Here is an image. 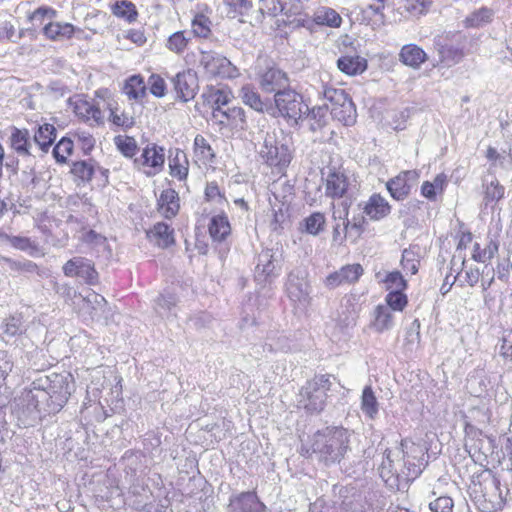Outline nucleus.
Instances as JSON below:
<instances>
[{
	"label": "nucleus",
	"mask_w": 512,
	"mask_h": 512,
	"mask_svg": "<svg viewBox=\"0 0 512 512\" xmlns=\"http://www.w3.org/2000/svg\"><path fill=\"white\" fill-rule=\"evenodd\" d=\"M330 374L315 375L300 389L298 394V407L305 409L308 413H319L326 405L327 392L331 389Z\"/></svg>",
	"instance_id": "4"
},
{
	"label": "nucleus",
	"mask_w": 512,
	"mask_h": 512,
	"mask_svg": "<svg viewBox=\"0 0 512 512\" xmlns=\"http://www.w3.org/2000/svg\"><path fill=\"white\" fill-rule=\"evenodd\" d=\"M339 270L344 283H355L364 271L362 266L358 263L345 265Z\"/></svg>",
	"instance_id": "56"
},
{
	"label": "nucleus",
	"mask_w": 512,
	"mask_h": 512,
	"mask_svg": "<svg viewBox=\"0 0 512 512\" xmlns=\"http://www.w3.org/2000/svg\"><path fill=\"white\" fill-rule=\"evenodd\" d=\"M258 82L262 91L267 93H279L289 86L287 74L275 66L266 67L258 72Z\"/></svg>",
	"instance_id": "15"
},
{
	"label": "nucleus",
	"mask_w": 512,
	"mask_h": 512,
	"mask_svg": "<svg viewBox=\"0 0 512 512\" xmlns=\"http://www.w3.org/2000/svg\"><path fill=\"white\" fill-rule=\"evenodd\" d=\"M124 92L129 99L139 100L146 95V86L140 75L129 77L124 86Z\"/></svg>",
	"instance_id": "37"
},
{
	"label": "nucleus",
	"mask_w": 512,
	"mask_h": 512,
	"mask_svg": "<svg viewBox=\"0 0 512 512\" xmlns=\"http://www.w3.org/2000/svg\"><path fill=\"white\" fill-rule=\"evenodd\" d=\"M401 265L406 272L416 274L419 269V260L413 251L405 249L402 253Z\"/></svg>",
	"instance_id": "60"
},
{
	"label": "nucleus",
	"mask_w": 512,
	"mask_h": 512,
	"mask_svg": "<svg viewBox=\"0 0 512 512\" xmlns=\"http://www.w3.org/2000/svg\"><path fill=\"white\" fill-rule=\"evenodd\" d=\"M112 13L129 23L135 22L138 17L136 6L128 0L116 1L112 6Z\"/></svg>",
	"instance_id": "41"
},
{
	"label": "nucleus",
	"mask_w": 512,
	"mask_h": 512,
	"mask_svg": "<svg viewBox=\"0 0 512 512\" xmlns=\"http://www.w3.org/2000/svg\"><path fill=\"white\" fill-rule=\"evenodd\" d=\"M192 32L196 37L207 38L211 33V21L203 13H198L192 20Z\"/></svg>",
	"instance_id": "46"
},
{
	"label": "nucleus",
	"mask_w": 512,
	"mask_h": 512,
	"mask_svg": "<svg viewBox=\"0 0 512 512\" xmlns=\"http://www.w3.org/2000/svg\"><path fill=\"white\" fill-rule=\"evenodd\" d=\"M483 186L485 187L484 199L487 203L496 202L504 196L505 188L495 177H492L490 180L485 178Z\"/></svg>",
	"instance_id": "44"
},
{
	"label": "nucleus",
	"mask_w": 512,
	"mask_h": 512,
	"mask_svg": "<svg viewBox=\"0 0 512 512\" xmlns=\"http://www.w3.org/2000/svg\"><path fill=\"white\" fill-rule=\"evenodd\" d=\"M348 189V179L346 175L336 169H329L326 178L325 194L331 198H341Z\"/></svg>",
	"instance_id": "23"
},
{
	"label": "nucleus",
	"mask_w": 512,
	"mask_h": 512,
	"mask_svg": "<svg viewBox=\"0 0 512 512\" xmlns=\"http://www.w3.org/2000/svg\"><path fill=\"white\" fill-rule=\"evenodd\" d=\"M399 60L406 66L418 69L427 60V55L416 44H407L401 48Z\"/></svg>",
	"instance_id": "25"
},
{
	"label": "nucleus",
	"mask_w": 512,
	"mask_h": 512,
	"mask_svg": "<svg viewBox=\"0 0 512 512\" xmlns=\"http://www.w3.org/2000/svg\"><path fill=\"white\" fill-rule=\"evenodd\" d=\"M117 149L127 158L135 156L138 146L136 140L131 136L118 135L114 138Z\"/></svg>",
	"instance_id": "47"
},
{
	"label": "nucleus",
	"mask_w": 512,
	"mask_h": 512,
	"mask_svg": "<svg viewBox=\"0 0 512 512\" xmlns=\"http://www.w3.org/2000/svg\"><path fill=\"white\" fill-rule=\"evenodd\" d=\"M281 272V259L272 249L262 250L256 258L254 280L265 287L275 281Z\"/></svg>",
	"instance_id": "9"
},
{
	"label": "nucleus",
	"mask_w": 512,
	"mask_h": 512,
	"mask_svg": "<svg viewBox=\"0 0 512 512\" xmlns=\"http://www.w3.org/2000/svg\"><path fill=\"white\" fill-rule=\"evenodd\" d=\"M337 67L347 75H358L367 69V60L358 55H345L337 60Z\"/></svg>",
	"instance_id": "27"
},
{
	"label": "nucleus",
	"mask_w": 512,
	"mask_h": 512,
	"mask_svg": "<svg viewBox=\"0 0 512 512\" xmlns=\"http://www.w3.org/2000/svg\"><path fill=\"white\" fill-rule=\"evenodd\" d=\"M438 51L441 61L446 62L447 64L456 63L462 57V51L453 45H440Z\"/></svg>",
	"instance_id": "57"
},
{
	"label": "nucleus",
	"mask_w": 512,
	"mask_h": 512,
	"mask_svg": "<svg viewBox=\"0 0 512 512\" xmlns=\"http://www.w3.org/2000/svg\"><path fill=\"white\" fill-rule=\"evenodd\" d=\"M177 298L172 293H163L160 294L154 300V310L161 317H169L174 314L173 309L176 308Z\"/></svg>",
	"instance_id": "35"
},
{
	"label": "nucleus",
	"mask_w": 512,
	"mask_h": 512,
	"mask_svg": "<svg viewBox=\"0 0 512 512\" xmlns=\"http://www.w3.org/2000/svg\"><path fill=\"white\" fill-rule=\"evenodd\" d=\"M494 12L488 7H481L472 12L465 19V26L469 28H479L490 23L493 19Z\"/></svg>",
	"instance_id": "39"
},
{
	"label": "nucleus",
	"mask_w": 512,
	"mask_h": 512,
	"mask_svg": "<svg viewBox=\"0 0 512 512\" xmlns=\"http://www.w3.org/2000/svg\"><path fill=\"white\" fill-rule=\"evenodd\" d=\"M204 196L208 202H212L217 205H228L225 193L220 189L216 181L207 182L204 190Z\"/></svg>",
	"instance_id": "48"
},
{
	"label": "nucleus",
	"mask_w": 512,
	"mask_h": 512,
	"mask_svg": "<svg viewBox=\"0 0 512 512\" xmlns=\"http://www.w3.org/2000/svg\"><path fill=\"white\" fill-rule=\"evenodd\" d=\"M29 139L30 136L28 130L13 128L10 136L11 147L20 156H30L32 155V144Z\"/></svg>",
	"instance_id": "29"
},
{
	"label": "nucleus",
	"mask_w": 512,
	"mask_h": 512,
	"mask_svg": "<svg viewBox=\"0 0 512 512\" xmlns=\"http://www.w3.org/2000/svg\"><path fill=\"white\" fill-rule=\"evenodd\" d=\"M76 109L79 114L86 118V120H92L98 125L103 123L102 111L97 106L88 102H83L77 105Z\"/></svg>",
	"instance_id": "52"
},
{
	"label": "nucleus",
	"mask_w": 512,
	"mask_h": 512,
	"mask_svg": "<svg viewBox=\"0 0 512 512\" xmlns=\"http://www.w3.org/2000/svg\"><path fill=\"white\" fill-rule=\"evenodd\" d=\"M417 173L412 170L402 171L397 176L389 179L386 182V188L391 197L397 201L406 199L411 191L409 180L415 179Z\"/></svg>",
	"instance_id": "18"
},
{
	"label": "nucleus",
	"mask_w": 512,
	"mask_h": 512,
	"mask_svg": "<svg viewBox=\"0 0 512 512\" xmlns=\"http://www.w3.org/2000/svg\"><path fill=\"white\" fill-rule=\"evenodd\" d=\"M190 38L186 36L185 31H177L169 36L166 47L176 53L181 54L187 48Z\"/></svg>",
	"instance_id": "49"
},
{
	"label": "nucleus",
	"mask_w": 512,
	"mask_h": 512,
	"mask_svg": "<svg viewBox=\"0 0 512 512\" xmlns=\"http://www.w3.org/2000/svg\"><path fill=\"white\" fill-rule=\"evenodd\" d=\"M313 21L317 25L339 27L341 25L342 19L335 10L331 8H323L315 14Z\"/></svg>",
	"instance_id": "45"
},
{
	"label": "nucleus",
	"mask_w": 512,
	"mask_h": 512,
	"mask_svg": "<svg viewBox=\"0 0 512 512\" xmlns=\"http://www.w3.org/2000/svg\"><path fill=\"white\" fill-rule=\"evenodd\" d=\"M78 239L91 249L96 250L98 253L106 250L110 252L107 238L92 229L87 230L83 227L79 231Z\"/></svg>",
	"instance_id": "28"
},
{
	"label": "nucleus",
	"mask_w": 512,
	"mask_h": 512,
	"mask_svg": "<svg viewBox=\"0 0 512 512\" xmlns=\"http://www.w3.org/2000/svg\"><path fill=\"white\" fill-rule=\"evenodd\" d=\"M391 212V206L385 197L372 194L363 207V213L372 221H379Z\"/></svg>",
	"instance_id": "21"
},
{
	"label": "nucleus",
	"mask_w": 512,
	"mask_h": 512,
	"mask_svg": "<svg viewBox=\"0 0 512 512\" xmlns=\"http://www.w3.org/2000/svg\"><path fill=\"white\" fill-rule=\"evenodd\" d=\"M350 433L342 426H328L316 431L311 439V454L325 466L340 463L350 450Z\"/></svg>",
	"instance_id": "2"
},
{
	"label": "nucleus",
	"mask_w": 512,
	"mask_h": 512,
	"mask_svg": "<svg viewBox=\"0 0 512 512\" xmlns=\"http://www.w3.org/2000/svg\"><path fill=\"white\" fill-rule=\"evenodd\" d=\"M330 104V113L333 119L345 126H352L356 122L357 112L355 104L344 89L322 85L319 92Z\"/></svg>",
	"instance_id": "6"
},
{
	"label": "nucleus",
	"mask_w": 512,
	"mask_h": 512,
	"mask_svg": "<svg viewBox=\"0 0 512 512\" xmlns=\"http://www.w3.org/2000/svg\"><path fill=\"white\" fill-rule=\"evenodd\" d=\"M385 301V306L394 311H402L408 303V299L406 294H404V290L390 291L386 295Z\"/></svg>",
	"instance_id": "54"
},
{
	"label": "nucleus",
	"mask_w": 512,
	"mask_h": 512,
	"mask_svg": "<svg viewBox=\"0 0 512 512\" xmlns=\"http://www.w3.org/2000/svg\"><path fill=\"white\" fill-rule=\"evenodd\" d=\"M73 141L70 138L63 137L53 148V156L60 163H66L67 156L73 151Z\"/></svg>",
	"instance_id": "51"
},
{
	"label": "nucleus",
	"mask_w": 512,
	"mask_h": 512,
	"mask_svg": "<svg viewBox=\"0 0 512 512\" xmlns=\"http://www.w3.org/2000/svg\"><path fill=\"white\" fill-rule=\"evenodd\" d=\"M422 461L411 462L404 459L399 450L392 451L386 448L383 452V459L378 471L386 486L391 490H400L409 482L416 479L423 471Z\"/></svg>",
	"instance_id": "3"
},
{
	"label": "nucleus",
	"mask_w": 512,
	"mask_h": 512,
	"mask_svg": "<svg viewBox=\"0 0 512 512\" xmlns=\"http://www.w3.org/2000/svg\"><path fill=\"white\" fill-rule=\"evenodd\" d=\"M179 210V197L177 193L172 190H164L159 198V211L166 219L174 217Z\"/></svg>",
	"instance_id": "30"
},
{
	"label": "nucleus",
	"mask_w": 512,
	"mask_h": 512,
	"mask_svg": "<svg viewBox=\"0 0 512 512\" xmlns=\"http://www.w3.org/2000/svg\"><path fill=\"white\" fill-rule=\"evenodd\" d=\"M265 509L254 491L233 493L227 505L228 512H264Z\"/></svg>",
	"instance_id": "17"
},
{
	"label": "nucleus",
	"mask_w": 512,
	"mask_h": 512,
	"mask_svg": "<svg viewBox=\"0 0 512 512\" xmlns=\"http://www.w3.org/2000/svg\"><path fill=\"white\" fill-rule=\"evenodd\" d=\"M74 389L75 382L69 373H52L38 377L19 397L17 404L19 420L25 426H33L40 419L41 412L48 414L59 412Z\"/></svg>",
	"instance_id": "1"
},
{
	"label": "nucleus",
	"mask_w": 512,
	"mask_h": 512,
	"mask_svg": "<svg viewBox=\"0 0 512 512\" xmlns=\"http://www.w3.org/2000/svg\"><path fill=\"white\" fill-rule=\"evenodd\" d=\"M286 292L289 299L302 306L310 303V284L308 272L302 267L294 268L287 277Z\"/></svg>",
	"instance_id": "11"
},
{
	"label": "nucleus",
	"mask_w": 512,
	"mask_h": 512,
	"mask_svg": "<svg viewBox=\"0 0 512 512\" xmlns=\"http://www.w3.org/2000/svg\"><path fill=\"white\" fill-rule=\"evenodd\" d=\"M194 147L196 155L203 161L212 163L215 154L210 144L202 135H197L194 139Z\"/></svg>",
	"instance_id": "50"
},
{
	"label": "nucleus",
	"mask_w": 512,
	"mask_h": 512,
	"mask_svg": "<svg viewBox=\"0 0 512 512\" xmlns=\"http://www.w3.org/2000/svg\"><path fill=\"white\" fill-rule=\"evenodd\" d=\"M75 28L70 23L50 22L43 28L44 35L51 40L70 39L74 35Z\"/></svg>",
	"instance_id": "31"
},
{
	"label": "nucleus",
	"mask_w": 512,
	"mask_h": 512,
	"mask_svg": "<svg viewBox=\"0 0 512 512\" xmlns=\"http://www.w3.org/2000/svg\"><path fill=\"white\" fill-rule=\"evenodd\" d=\"M489 242L485 248H481L479 243L473 246L472 259L476 262L485 263L491 260L499 250V242L497 239L491 237V232L488 233Z\"/></svg>",
	"instance_id": "34"
},
{
	"label": "nucleus",
	"mask_w": 512,
	"mask_h": 512,
	"mask_svg": "<svg viewBox=\"0 0 512 512\" xmlns=\"http://www.w3.org/2000/svg\"><path fill=\"white\" fill-rule=\"evenodd\" d=\"M71 173L82 181H90L94 174V166L92 163L82 160L73 163Z\"/></svg>",
	"instance_id": "55"
},
{
	"label": "nucleus",
	"mask_w": 512,
	"mask_h": 512,
	"mask_svg": "<svg viewBox=\"0 0 512 512\" xmlns=\"http://www.w3.org/2000/svg\"><path fill=\"white\" fill-rule=\"evenodd\" d=\"M274 101L279 113L291 126L297 125L309 112L302 95L290 88L275 94Z\"/></svg>",
	"instance_id": "7"
},
{
	"label": "nucleus",
	"mask_w": 512,
	"mask_h": 512,
	"mask_svg": "<svg viewBox=\"0 0 512 512\" xmlns=\"http://www.w3.org/2000/svg\"><path fill=\"white\" fill-rule=\"evenodd\" d=\"M285 7V0H259V9L256 19L262 21L267 16H277L283 12Z\"/></svg>",
	"instance_id": "43"
},
{
	"label": "nucleus",
	"mask_w": 512,
	"mask_h": 512,
	"mask_svg": "<svg viewBox=\"0 0 512 512\" xmlns=\"http://www.w3.org/2000/svg\"><path fill=\"white\" fill-rule=\"evenodd\" d=\"M109 110H110V121L119 127H123L125 129L131 128L134 124L133 118L127 116L124 113L118 114L114 108L112 107V104H108Z\"/></svg>",
	"instance_id": "64"
},
{
	"label": "nucleus",
	"mask_w": 512,
	"mask_h": 512,
	"mask_svg": "<svg viewBox=\"0 0 512 512\" xmlns=\"http://www.w3.org/2000/svg\"><path fill=\"white\" fill-rule=\"evenodd\" d=\"M63 273L67 277H78L89 285H95L99 281L98 272L92 260L85 257H73L63 266Z\"/></svg>",
	"instance_id": "13"
},
{
	"label": "nucleus",
	"mask_w": 512,
	"mask_h": 512,
	"mask_svg": "<svg viewBox=\"0 0 512 512\" xmlns=\"http://www.w3.org/2000/svg\"><path fill=\"white\" fill-rule=\"evenodd\" d=\"M454 502L451 497L441 496L430 502L429 508L432 512H453Z\"/></svg>",
	"instance_id": "63"
},
{
	"label": "nucleus",
	"mask_w": 512,
	"mask_h": 512,
	"mask_svg": "<svg viewBox=\"0 0 512 512\" xmlns=\"http://www.w3.org/2000/svg\"><path fill=\"white\" fill-rule=\"evenodd\" d=\"M199 62L210 77L235 78L239 75L229 59L214 51H202Z\"/></svg>",
	"instance_id": "10"
},
{
	"label": "nucleus",
	"mask_w": 512,
	"mask_h": 512,
	"mask_svg": "<svg viewBox=\"0 0 512 512\" xmlns=\"http://www.w3.org/2000/svg\"><path fill=\"white\" fill-rule=\"evenodd\" d=\"M56 139V128L49 123L39 125L34 134V142L38 145L39 149L47 153Z\"/></svg>",
	"instance_id": "32"
},
{
	"label": "nucleus",
	"mask_w": 512,
	"mask_h": 512,
	"mask_svg": "<svg viewBox=\"0 0 512 512\" xmlns=\"http://www.w3.org/2000/svg\"><path fill=\"white\" fill-rule=\"evenodd\" d=\"M201 97L204 100V103L209 105L212 109V112H216V110H222L231 101V93L230 91L224 88H216L214 86H208L206 90L202 93Z\"/></svg>",
	"instance_id": "24"
},
{
	"label": "nucleus",
	"mask_w": 512,
	"mask_h": 512,
	"mask_svg": "<svg viewBox=\"0 0 512 512\" xmlns=\"http://www.w3.org/2000/svg\"><path fill=\"white\" fill-rule=\"evenodd\" d=\"M384 281L386 289L390 291L405 290L407 288V282L399 271L388 273Z\"/></svg>",
	"instance_id": "59"
},
{
	"label": "nucleus",
	"mask_w": 512,
	"mask_h": 512,
	"mask_svg": "<svg viewBox=\"0 0 512 512\" xmlns=\"http://www.w3.org/2000/svg\"><path fill=\"white\" fill-rule=\"evenodd\" d=\"M399 452H401L404 459H410L411 462L422 461V463L425 465L424 460V449L422 446L417 445L408 439H403L400 442V448L398 449Z\"/></svg>",
	"instance_id": "42"
},
{
	"label": "nucleus",
	"mask_w": 512,
	"mask_h": 512,
	"mask_svg": "<svg viewBox=\"0 0 512 512\" xmlns=\"http://www.w3.org/2000/svg\"><path fill=\"white\" fill-rule=\"evenodd\" d=\"M432 0H405L404 9L411 16H421L426 14L432 6Z\"/></svg>",
	"instance_id": "53"
},
{
	"label": "nucleus",
	"mask_w": 512,
	"mask_h": 512,
	"mask_svg": "<svg viewBox=\"0 0 512 512\" xmlns=\"http://www.w3.org/2000/svg\"><path fill=\"white\" fill-rule=\"evenodd\" d=\"M211 120L221 127H230L240 131L247 129L245 110L239 106L217 109L216 112H212Z\"/></svg>",
	"instance_id": "16"
},
{
	"label": "nucleus",
	"mask_w": 512,
	"mask_h": 512,
	"mask_svg": "<svg viewBox=\"0 0 512 512\" xmlns=\"http://www.w3.org/2000/svg\"><path fill=\"white\" fill-rule=\"evenodd\" d=\"M149 89L152 95L161 98L166 94V82L158 74H152L148 79Z\"/></svg>",
	"instance_id": "61"
},
{
	"label": "nucleus",
	"mask_w": 512,
	"mask_h": 512,
	"mask_svg": "<svg viewBox=\"0 0 512 512\" xmlns=\"http://www.w3.org/2000/svg\"><path fill=\"white\" fill-rule=\"evenodd\" d=\"M263 163L284 173L293 159L292 149L285 137L281 139L275 133H266L259 150Z\"/></svg>",
	"instance_id": "5"
},
{
	"label": "nucleus",
	"mask_w": 512,
	"mask_h": 512,
	"mask_svg": "<svg viewBox=\"0 0 512 512\" xmlns=\"http://www.w3.org/2000/svg\"><path fill=\"white\" fill-rule=\"evenodd\" d=\"M481 495L476 497V504L481 512L502 511L506 498L503 495L501 482L495 475H489L480 483Z\"/></svg>",
	"instance_id": "8"
},
{
	"label": "nucleus",
	"mask_w": 512,
	"mask_h": 512,
	"mask_svg": "<svg viewBox=\"0 0 512 512\" xmlns=\"http://www.w3.org/2000/svg\"><path fill=\"white\" fill-rule=\"evenodd\" d=\"M10 270L25 273H34L37 271L38 266L30 260H12L5 259Z\"/></svg>",
	"instance_id": "62"
},
{
	"label": "nucleus",
	"mask_w": 512,
	"mask_h": 512,
	"mask_svg": "<svg viewBox=\"0 0 512 512\" xmlns=\"http://www.w3.org/2000/svg\"><path fill=\"white\" fill-rule=\"evenodd\" d=\"M171 83L176 99L185 103L192 100L199 89L197 74L191 69L178 72L171 78Z\"/></svg>",
	"instance_id": "14"
},
{
	"label": "nucleus",
	"mask_w": 512,
	"mask_h": 512,
	"mask_svg": "<svg viewBox=\"0 0 512 512\" xmlns=\"http://www.w3.org/2000/svg\"><path fill=\"white\" fill-rule=\"evenodd\" d=\"M147 238L162 248H167L175 243L174 229L171 226H150L145 230Z\"/></svg>",
	"instance_id": "26"
},
{
	"label": "nucleus",
	"mask_w": 512,
	"mask_h": 512,
	"mask_svg": "<svg viewBox=\"0 0 512 512\" xmlns=\"http://www.w3.org/2000/svg\"><path fill=\"white\" fill-rule=\"evenodd\" d=\"M374 315L373 326L377 332L389 330L393 326V314L389 307L378 305L375 308Z\"/></svg>",
	"instance_id": "40"
},
{
	"label": "nucleus",
	"mask_w": 512,
	"mask_h": 512,
	"mask_svg": "<svg viewBox=\"0 0 512 512\" xmlns=\"http://www.w3.org/2000/svg\"><path fill=\"white\" fill-rule=\"evenodd\" d=\"M303 5L300 0H285L283 14L287 19H283V23L292 28L308 27L310 28L312 21L306 14L302 13Z\"/></svg>",
	"instance_id": "20"
},
{
	"label": "nucleus",
	"mask_w": 512,
	"mask_h": 512,
	"mask_svg": "<svg viewBox=\"0 0 512 512\" xmlns=\"http://www.w3.org/2000/svg\"><path fill=\"white\" fill-rule=\"evenodd\" d=\"M170 174L172 177L184 180L188 176L189 162L184 151L176 149L175 155L169 160Z\"/></svg>",
	"instance_id": "33"
},
{
	"label": "nucleus",
	"mask_w": 512,
	"mask_h": 512,
	"mask_svg": "<svg viewBox=\"0 0 512 512\" xmlns=\"http://www.w3.org/2000/svg\"><path fill=\"white\" fill-rule=\"evenodd\" d=\"M164 148L156 144H148L142 151L140 157L134 159V165L146 176L151 177L160 173L164 168Z\"/></svg>",
	"instance_id": "12"
},
{
	"label": "nucleus",
	"mask_w": 512,
	"mask_h": 512,
	"mask_svg": "<svg viewBox=\"0 0 512 512\" xmlns=\"http://www.w3.org/2000/svg\"><path fill=\"white\" fill-rule=\"evenodd\" d=\"M420 339V322L418 319H415L406 332L405 346L409 350H413L414 347L420 344Z\"/></svg>",
	"instance_id": "58"
},
{
	"label": "nucleus",
	"mask_w": 512,
	"mask_h": 512,
	"mask_svg": "<svg viewBox=\"0 0 512 512\" xmlns=\"http://www.w3.org/2000/svg\"><path fill=\"white\" fill-rule=\"evenodd\" d=\"M361 409L363 413L370 419H374L378 414L379 403L371 386H365L362 391Z\"/></svg>",
	"instance_id": "36"
},
{
	"label": "nucleus",
	"mask_w": 512,
	"mask_h": 512,
	"mask_svg": "<svg viewBox=\"0 0 512 512\" xmlns=\"http://www.w3.org/2000/svg\"><path fill=\"white\" fill-rule=\"evenodd\" d=\"M28 325L24 316L21 313H15L4 318L1 324V337L5 342H10L12 339L22 338Z\"/></svg>",
	"instance_id": "19"
},
{
	"label": "nucleus",
	"mask_w": 512,
	"mask_h": 512,
	"mask_svg": "<svg viewBox=\"0 0 512 512\" xmlns=\"http://www.w3.org/2000/svg\"><path fill=\"white\" fill-rule=\"evenodd\" d=\"M239 97L244 104L250 106L255 111L262 112L266 106L259 93L250 85H245L241 88Z\"/></svg>",
	"instance_id": "38"
},
{
	"label": "nucleus",
	"mask_w": 512,
	"mask_h": 512,
	"mask_svg": "<svg viewBox=\"0 0 512 512\" xmlns=\"http://www.w3.org/2000/svg\"><path fill=\"white\" fill-rule=\"evenodd\" d=\"M209 233L211 240L222 243L231 233V226H195L196 248L205 254L207 245L199 239L201 234Z\"/></svg>",
	"instance_id": "22"
}]
</instances>
